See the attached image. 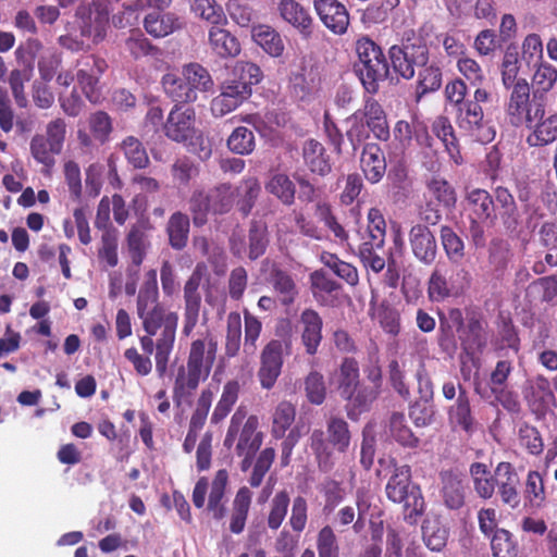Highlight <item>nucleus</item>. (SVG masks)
<instances>
[{
	"label": "nucleus",
	"instance_id": "nucleus-1",
	"mask_svg": "<svg viewBox=\"0 0 557 557\" xmlns=\"http://www.w3.org/2000/svg\"><path fill=\"white\" fill-rule=\"evenodd\" d=\"M137 315L146 333L158 334L154 362L158 377L168 373L169 361L174 349L178 315L168 311L159 301L157 270L151 269L145 275L136 301Z\"/></svg>",
	"mask_w": 557,
	"mask_h": 557
},
{
	"label": "nucleus",
	"instance_id": "nucleus-2",
	"mask_svg": "<svg viewBox=\"0 0 557 557\" xmlns=\"http://www.w3.org/2000/svg\"><path fill=\"white\" fill-rule=\"evenodd\" d=\"M218 354V342L213 338H197L190 343L186 364L177 368L173 399L180 404L190 397L201 382H205L213 368Z\"/></svg>",
	"mask_w": 557,
	"mask_h": 557
},
{
	"label": "nucleus",
	"instance_id": "nucleus-3",
	"mask_svg": "<svg viewBox=\"0 0 557 557\" xmlns=\"http://www.w3.org/2000/svg\"><path fill=\"white\" fill-rule=\"evenodd\" d=\"M432 30L431 23H424L418 30L407 29L403 34L400 45L389 48L392 67L397 75L409 81L414 77L416 67L431 60L426 36Z\"/></svg>",
	"mask_w": 557,
	"mask_h": 557
},
{
	"label": "nucleus",
	"instance_id": "nucleus-4",
	"mask_svg": "<svg viewBox=\"0 0 557 557\" xmlns=\"http://www.w3.org/2000/svg\"><path fill=\"white\" fill-rule=\"evenodd\" d=\"M547 104L548 97H544L540 91L531 90L527 79L520 78L513 90L510 91L506 114L512 126L524 125L532 128L545 116Z\"/></svg>",
	"mask_w": 557,
	"mask_h": 557
},
{
	"label": "nucleus",
	"instance_id": "nucleus-5",
	"mask_svg": "<svg viewBox=\"0 0 557 557\" xmlns=\"http://www.w3.org/2000/svg\"><path fill=\"white\" fill-rule=\"evenodd\" d=\"M327 438L322 430L315 429L310 435V448L313 451L318 468L330 472L334 465V451L346 453L350 444L348 423L338 417H331L326 423Z\"/></svg>",
	"mask_w": 557,
	"mask_h": 557
},
{
	"label": "nucleus",
	"instance_id": "nucleus-6",
	"mask_svg": "<svg viewBox=\"0 0 557 557\" xmlns=\"http://www.w3.org/2000/svg\"><path fill=\"white\" fill-rule=\"evenodd\" d=\"M235 202V191L230 183H221L208 190L196 189L189 199V211L196 226L208 221V214L222 215L228 213Z\"/></svg>",
	"mask_w": 557,
	"mask_h": 557
},
{
	"label": "nucleus",
	"instance_id": "nucleus-7",
	"mask_svg": "<svg viewBox=\"0 0 557 557\" xmlns=\"http://www.w3.org/2000/svg\"><path fill=\"white\" fill-rule=\"evenodd\" d=\"M387 498L404 507L405 518L416 519L424 511V499L418 485L411 482V469L405 465L395 469L385 487Z\"/></svg>",
	"mask_w": 557,
	"mask_h": 557
},
{
	"label": "nucleus",
	"instance_id": "nucleus-8",
	"mask_svg": "<svg viewBox=\"0 0 557 557\" xmlns=\"http://www.w3.org/2000/svg\"><path fill=\"white\" fill-rule=\"evenodd\" d=\"M425 187L429 198L421 212V219L426 224L436 225L442 220L440 208L445 210L455 209L457 191L455 187L441 175H432L426 181Z\"/></svg>",
	"mask_w": 557,
	"mask_h": 557
},
{
	"label": "nucleus",
	"instance_id": "nucleus-9",
	"mask_svg": "<svg viewBox=\"0 0 557 557\" xmlns=\"http://www.w3.org/2000/svg\"><path fill=\"white\" fill-rule=\"evenodd\" d=\"M450 320L456 324L459 339L468 354L481 352L487 344L486 322L480 314L472 312L465 323L459 309L449 312Z\"/></svg>",
	"mask_w": 557,
	"mask_h": 557
},
{
	"label": "nucleus",
	"instance_id": "nucleus-10",
	"mask_svg": "<svg viewBox=\"0 0 557 557\" xmlns=\"http://www.w3.org/2000/svg\"><path fill=\"white\" fill-rule=\"evenodd\" d=\"M207 271L205 263H198L188 280L184 284V321L182 333L188 337L196 327L201 308V295L199 287Z\"/></svg>",
	"mask_w": 557,
	"mask_h": 557
},
{
	"label": "nucleus",
	"instance_id": "nucleus-11",
	"mask_svg": "<svg viewBox=\"0 0 557 557\" xmlns=\"http://www.w3.org/2000/svg\"><path fill=\"white\" fill-rule=\"evenodd\" d=\"M107 61L95 54L82 55L76 61V79L83 94L90 102L100 99L99 81L107 71Z\"/></svg>",
	"mask_w": 557,
	"mask_h": 557
},
{
	"label": "nucleus",
	"instance_id": "nucleus-12",
	"mask_svg": "<svg viewBox=\"0 0 557 557\" xmlns=\"http://www.w3.org/2000/svg\"><path fill=\"white\" fill-rule=\"evenodd\" d=\"M75 23L83 37L89 38L94 44L103 40L108 26V12L98 2L83 3L75 13Z\"/></svg>",
	"mask_w": 557,
	"mask_h": 557
},
{
	"label": "nucleus",
	"instance_id": "nucleus-13",
	"mask_svg": "<svg viewBox=\"0 0 557 557\" xmlns=\"http://www.w3.org/2000/svg\"><path fill=\"white\" fill-rule=\"evenodd\" d=\"M284 346L282 341L271 339L261 351L257 376L264 389H271L282 373Z\"/></svg>",
	"mask_w": 557,
	"mask_h": 557
},
{
	"label": "nucleus",
	"instance_id": "nucleus-14",
	"mask_svg": "<svg viewBox=\"0 0 557 557\" xmlns=\"http://www.w3.org/2000/svg\"><path fill=\"white\" fill-rule=\"evenodd\" d=\"M196 113L193 108L175 104L163 124L164 135L175 143L193 139L196 128Z\"/></svg>",
	"mask_w": 557,
	"mask_h": 557
},
{
	"label": "nucleus",
	"instance_id": "nucleus-15",
	"mask_svg": "<svg viewBox=\"0 0 557 557\" xmlns=\"http://www.w3.org/2000/svg\"><path fill=\"white\" fill-rule=\"evenodd\" d=\"M520 478L511 462L502 461L495 468V488L504 505L517 509L521 503Z\"/></svg>",
	"mask_w": 557,
	"mask_h": 557
},
{
	"label": "nucleus",
	"instance_id": "nucleus-16",
	"mask_svg": "<svg viewBox=\"0 0 557 557\" xmlns=\"http://www.w3.org/2000/svg\"><path fill=\"white\" fill-rule=\"evenodd\" d=\"M251 94L252 90H248L245 83L239 85L227 77L221 86V92L211 101V112L214 116L222 117L243 104Z\"/></svg>",
	"mask_w": 557,
	"mask_h": 557
},
{
	"label": "nucleus",
	"instance_id": "nucleus-17",
	"mask_svg": "<svg viewBox=\"0 0 557 557\" xmlns=\"http://www.w3.org/2000/svg\"><path fill=\"white\" fill-rule=\"evenodd\" d=\"M298 331L306 354L317 355L323 341V319L320 313L312 308L304 309L298 319Z\"/></svg>",
	"mask_w": 557,
	"mask_h": 557
},
{
	"label": "nucleus",
	"instance_id": "nucleus-18",
	"mask_svg": "<svg viewBox=\"0 0 557 557\" xmlns=\"http://www.w3.org/2000/svg\"><path fill=\"white\" fill-rule=\"evenodd\" d=\"M430 224L417 223L409 231V244L417 260L424 265L435 262L438 248L435 235L429 227Z\"/></svg>",
	"mask_w": 557,
	"mask_h": 557
},
{
	"label": "nucleus",
	"instance_id": "nucleus-19",
	"mask_svg": "<svg viewBox=\"0 0 557 557\" xmlns=\"http://www.w3.org/2000/svg\"><path fill=\"white\" fill-rule=\"evenodd\" d=\"M314 10L323 25L335 35H344L350 24L347 8L338 0H314Z\"/></svg>",
	"mask_w": 557,
	"mask_h": 557
},
{
	"label": "nucleus",
	"instance_id": "nucleus-20",
	"mask_svg": "<svg viewBox=\"0 0 557 557\" xmlns=\"http://www.w3.org/2000/svg\"><path fill=\"white\" fill-rule=\"evenodd\" d=\"M361 115V120L367 126L368 132L380 141H387L391 138V131L387 121V114L382 104L373 97H367L362 109L356 111Z\"/></svg>",
	"mask_w": 557,
	"mask_h": 557
},
{
	"label": "nucleus",
	"instance_id": "nucleus-21",
	"mask_svg": "<svg viewBox=\"0 0 557 557\" xmlns=\"http://www.w3.org/2000/svg\"><path fill=\"white\" fill-rule=\"evenodd\" d=\"M152 225L149 219H141L134 223L126 234L125 242L132 264L139 268L151 246L149 232Z\"/></svg>",
	"mask_w": 557,
	"mask_h": 557
},
{
	"label": "nucleus",
	"instance_id": "nucleus-22",
	"mask_svg": "<svg viewBox=\"0 0 557 557\" xmlns=\"http://www.w3.org/2000/svg\"><path fill=\"white\" fill-rule=\"evenodd\" d=\"M448 421L454 430H461L471 436L476 430V420L472 413L470 397L467 389L459 385L456 403L448 408Z\"/></svg>",
	"mask_w": 557,
	"mask_h": 557
},
{
	"label": "nucleus",
	"instance_id": "nucleus-23",
	"mask_svg": "<svg viewBox=\"0 0 557 557\" xmlns=\"http://www.w3.org/2000/svg\"><path fill=\"white\" fill-rule=\"evenodd\" d=\"M386 158L376 143H366L360 154V169L370 184L381 182L386 173Z\"/></svg>",
	"mask_w": 557,
	"mask_h": 557
},
{
	"label": "nucleus",
	"instance_id": "nucleus-24",
	"mask_svg": "<svg viewBox=\"0 0 557 557\" xmlns=\"http://www.w3.org/2000/svg\"><path fill=\"white\" fill-rule=\"evenodd\" d=\"M525 400L530 410L537 419L544 418L550 405L555 401L548 379L537 375L525 394Z\"/></svg>",
	"mask_w": 557,
	"mask_h": 557
},
{
	"label": "nucleus",
	"instance_id": "nucleus-25",
	"mask_svg": "<svg viewBox=\"0 0 557 557\" xmlns=\"http://www.w3.org/2000/svg\"><path fill=\"white\" fill-rule=\"evenodd\" d=\"M385 239L383 236L367 234L358 248V257L366 268L379 273L385 267L384 252Z\"/></svg>",
	"mask_w": 557,
	"mask_h": 557
},
{
	"label": "nucleus",
	"instance_id": "nucleus-26",
	"mask_svg": "<svg viewBox=\"0 0 557 557\" xmlns=\"http://www.w3.org/2000/svg\"><path fill=\"white\" fill-rule=\"evenodd\" d=\"M302 160L312 174L321 177L332 172V163L325 147L317 139H307L302 145Z\"/></svg>",
	"mask_w": 557,
	"mask_h": 557
},
{
	"label": "nucleus",
	"instance_id": "nucleus-27",
	"mask_svg": "<svg viewBox=\"0 0 557 557\" xmlns=\"http://www.w3.org/2000/svg\"><path fill=\"white\" fill-rule=\"evenodd\" d=\"M356 72L366 91L374 95L379 91L380 82L387 78L389 67L385 58L384 60L358 62L356 64Z\"/></svg>",
	"mask_w": 557,
	"mask_h": 557
},
{
	"label": "nucleus",
	"instance_id": "nucleus-28",
	"mask_svg": "<svg viewBox=\"0 0 557 557\" xmlns=\"http://www.w3.org/2000/svg\"><path fill=\"white\" fill-rule=\"evenodd\" d=\"M441 494L445 506L451 510L460 509L466 500V487L462 480L451 470L440 473Z\"/></svg>",
	"mask_w": 557,
	"mask_h": 557
},
{
	"label": "nucleus",
	"instance_id": "nucleus-29",
	"mask_svg": "<svg viewBox=\"0 0 557 557\" xmlns=\"http://www.w3.org/2000/svg\"><path fill=\"white\" fill-rule=\"evenodd\" d=\"M494 197L495 211H498L503 225L508 231H516L520 224V213L512 194L508 188L498 186L494 189Z\"/></svg>",
	"mask_w": 557,
	"mask_h": 557
},
{
	"label": "nucleus",
	"instance_id": "nucleus-30",
	"mask_svg": "<svg viewBox=\"0 0 557 557\" xmlns=\"http://www.w3.org/2000/svg\"><path fill=\"white\" fill-rule=\"evenodd\" d=\"M419 67L416 89L417 102H419L424 95L437 91L443 84V67L438 60L432 59Z\"/></svg>",
	"mask_w": 557,
	"mask_h": 557
},
{
	"label": "nucleus",
	"instance_id": "nucleus-31",
	"mask_svg": "<svg viewBox=\"0 0 557 557\" xmlns=\"http://www.w3.org/2000/svg\"><path fill=\"white\" fill-rule=\"evenodd\" d=\"M269 281L283 306L288 307L295 302L298 297V288L293 275L288 271L278 265H273L270 271Z\"/></svg>",
	"mask_w": 557,
	"mask_h": 557
},
{
	"label": "nucleus",
	"instance_id": "nucleus-32",
	"mask_svg": "<svg viewBox=\"0 0 557 557\" xmlns=\"http://www.w3.org/2000/svg\"><path fill=\"white\" fill-rule=\"evenodd\" d=\"M466 209L469 218L491 220L496 218L493 196L485 189L473 188L466 195Z\"/></svg>",
	"mask_w": 557,
	"mask_h": 557
},
{
	"label": "nucleus",
	"instance_id": "nucleus-33",
	"mask_svg": "<svg viewBox=\"0 0 557 557\" xmlns=\"http://www.w3.org/2000/svg\"><path fill=\"white\" fill-rule=\"evenodd\" d=\"M161 83L166 96L176 104L181 106L197 100L196 91L184 75L178 76L175 73H166L163 75Z\"/></svg>",
	"mask_w": 557,
	"mask_h": 557
},
{
	"label": "nucleus",
	"instance_id": "nucleus-34",
	"mask_svg": "<svg viewBox=\"0 0 557 557\" xmlns=\"http://www.w3.org/2000/svg\"><path fill=\"white\" fill-rule=\"evenodd\" d=\"M525 505L541 509L547 503V488L544 474L537 470H529L523 486Z\"/></svg>",
	"mask_w": 557,
	"mask_h": 557
},
{
	"label": "nucleus",
	"instance_id": "nucleus-35",
	"mask_svg": "<svg viewBox=\"0 0 557 557\" xmlns=\"http://www.w3.org/2000/svg\"><path fill=\"white\" fill-rule=\"evenodd\" d=\"M240 391L242 385L237 380H230L224 383L220 398L210 417L212 424L218 425L225 420L237 403Z\"/></svg>",
	"mask_w": 557,
	"mask_h": 557
},
{
	"label": "nucleus",
	"instance_id": "nucleus-36",
	"mask_svg": "<svg viewBox=\"0 0 557 557\" xmlns=\"http://www.w3.org/2000/svg\"><path fill=\"white\" fill-rule=\"evenodd\" d=\"M278 11L285 22L299 29L304 35L311 34L312 17L308 10L296 0H281Z\"/></svg>",
	"mask_w": 557,
	"mask_h": 557
},
{
	"label": "nucleus",
	"instance_id": "nucleus-37",
	"mask_svg": "<svg viewBox=\"0 0 557 557\" xmlns=\"http://www.w3.org/2000/svg\"><path fill=\"white\" fill-rule=\"evenodd\" d=\"M252 500V492L247 486H242L235 494L232 504V513L230 520V531L234 534H240L246 525L248 513Z\"/></svg>",
	"mask_w": 557,
	"mask_h": 557
},
{
	"label": "nucleus",
	"instance_id": "nucleus-38",
	"mask_svg": "<svg viewBox=\"0 0 557 557\" xmlns=\"http://www.w3.org/2000/svg\"><path fill=\"white\" fill-rule=\"evenodd\" d=\"M259 419L257 416H249L238 432V441L235 447L236 454L249 451L256 454L262 445L263 434L258 431Z\"/></svg>",
	"mask_w": 557,
	"mask_h": 557
},
{
	"label": "nucleus",
	"instance_id": "nucleus-39",
	"mask_svg": "<svg viewBox=\"0 0 557 557\" xmlns=\"http://www.w3.org/2000/svg\"><path fill=\"white\" fill-rule=\"evenodd\" d=\"M268 194L275 197L282 205L290 207L295 203L296 185L285 173H275L264 185Z\"/></svg>",
	"mask_w": 557,
	"mask_h": 557
},
{
	"label": "nucleus",
	"instance_id": "nucleus-40",
	"mask_svg": "<svg viewBox=\"0 0 557 557\" xmlns=\"http://www.w3.org/2000/svg\"><path fill=\"white\" fill-rule=\"evenodd\" d=\"M456 123L460 129L474 132L480 129L484 123V111L476 101L465 100L456 109Z\"/></svg>",
	"mask_w": 557,
	"mask_h": 557
},
{
	"label": "nucleus",
	"instance_id": "nucleus-41",
	"mask_svg": "<svg viewBox=\"0 0 557 557\" xmlns=\"http://www.w3.org/2000/svg\"><path fill=\"white\" fill-rule=\"evenodd\" d=\"M377 387H371L367 384H359L358 387L351 393L350 397H346L347 401V414L349 418H354L362 412L369 411L371 405L380 396Z\"/></svg>",
	"mask_w": 557,
	"mask_h": 557
},
{
	"label": "nucleus",
	"instance_id": "nucleus-42",
	"mask_svg": "<svg viewBox=\"0 0 557 557\" xmlns=\"http://www.w3.org/2000/svg\"><path fill=\"white\" fill-rule=\"evenodd\" d=\"M209 42L212 50L222 58L235 57L240 52L237 38L220 25L210 28Z\"/></svg>",
	"mask_w": 557,
	"mask_h": 557
},
{
	"label": "nucleus",
	"instance_id": "nucleus-43",
	"mask_svg": "<svg viewBox=\"0 0 557 557\" xmlns=\"http://www.w3.org/2000/svg\"><path fill=\"white\" fill-rule=\"evenodd\" d=\"M190 222L187 214L174 212L166 224L169 244L175 250H182L187 246Z\"/></svg>",
	"mask_w": 557,
	"mask_h": 557
},
{
	"label": "nucleus",
	"instance_id": "nucleus-44",
	"mask_svg": "<svg viewBox=\"0 0 557 557\" xmlns=\"http://www.w3.org/2000/svg\"><path fill=\"white\" fill-rule=\"evenodd\" d=\"M145 29L153 37H165L181 28L180 18L174 13H149L144 21Z\"/></svg>",
	"mask_w": 557,
	"mask_h": 557
},
{
	"label": "nucleus",
	"instance_id": "nucleus-45",
	"mask_svg": "<svg viewBox=\"0 0 557 557\" xmlns=\"http://www.w3.org/2000/svg\"><path fill=\"white\" fill-rule=\"evenodd\" d=\"M228 482V473L225 469L216 471L211 484V490L208 499V510L212 513L215 520H221L225 515V507L222 503L226 485Z\"/></svg>",
	"mask_w": 557,
	"mask_h": 557
},
{
	"label": "nucleus",
	"instance_id": "nucleus-46",
	"mask_svg": "<svg viewBox=\"0 0 557 557\" xmlns=\"http://www.w3.org/2000/svg\"><path fill=\"white\" fill-rule=\"evenodd\" d=\"M432 133L444 144L449 156L458 163L460 151L454 127L449 119L445 115H438L431 125Z\"/></svg>",
	"mask_w": 557,
	"mask_h": 557
},
{
	"label": "nucleus",
	"instance_id": "nucleus-47",
	"mask_svg": "<svg viewBox=\"0 0 557 557\" xmlns=\"http://www.w3.org/2000/svg\"><path fill=\"white\" fill-rule=\"evenodd\" d=\"M448 529L438 518H429L422 524V537L425 546L432 552H441L447 544Z\"/></svg>",
	"mask_w": 557,
	"mask_h": 557
},
{
	"label": "nucleus",
	"instance_id": "nucleus-48",
	"mask_svg": "<svg viewBox=\"0 0 557 557\" xmlns=\"http://www.w3.org/2000/svg\"><path fill=\"white\" fill-rule=\"evenodd\" d=\"M252 39L271 57H280L284 51L281 35L269 25H258L252 28Z\"/></svg>",
	"mask_w": 557,
	"mask_h": 557
},
{
	"label": "nucleus",
	"instance_id": "nucleus-49",
	"mask_svg": "<svg viewBox=\"0 0 557 557\" xmlns=\"http://www.w3.org/2000/svg\"><path fill=\"white\" fill-rule=\"evenodd\" d=\"M338 393L345 399L350 397L351 393L360 384L359 366L354 358H344L339 367L338 373Z\"/></svg>",
	"mask_w": 557,
	"mask_h": 557
},
{
	"label": "nucleus",
	"instance_id": "nucleus-50",
	"mask_svg": "<svg viewBox=\"0 0 557 557\" xmlns=\"http://www.w3.org/2000/svg\"><path fill=\"white\" fill-rule=\"evenodd\" d=\"M473 488L479 497L490 499L495 492V474L492 475L487 466L483 462H473L469 469Z\"/></svg>",
	"mask_w": 557,
	"mask_h": 557
},
{
	"label": "nucleus",
	"instance_id": "nucleus-51",
	"mask_svg": "<svg viewBox=\"0 0 557 557\" xmlns=\"http://www.w3.org/2000/svg\"><path fill=\"white\" fill-rule=\"evenodd\" d=\"M533 132L527 138L532 147H542L557 139V113L542 119L532 127Z\"/></svg>",
	"mask_w": 557,
	"mask_h": 557
},
{
	"label": "nucleus",
	"instance_id": "nucleus-52",
	"mask_svg": "<svg viewBox=\"0 0 557 557\" xmlns=\"http://www.w3.org/2000/svg\"><path fill=\"white\" fill-rule=\"evenodd\" d=\"M440 237L447 259L460 263L466 256L463 239L448 225L441 226Z\"/></svg>",
	"mask_w": 557,
	"mask_h": 557
},
{
	"label": "nucleus",
	"instance_id": "nucleus-53",
	"mask_svg": "<svg viewBox=\"0 0 557 557\" xmlns=\"http://www.w3.org/2000/svg\"><path fill=\"white\" fill-rule=\"evenodd\" d=\"M389 434L401 446L416 448L420 440L412 433L406 423L405 414L401 412H393L389 417Z\"/></svg>",
	"mask_w": 557,
	"mask_h": 557
},
{
	"label": "nucleus",
	"instance_id": "nucleus-54",
	"mask_svg": "<svg viewBox=\"0 0 557 557\" xmlns=\"http://www.w3.org/2000/svg\"><path fill=\"white\" fill-rule=\"evenodd\" d=\"M242 346V318L239 312L232 311L226 318V335L224 355L231 359L238 355Z\"/></svg>",
	"mask_w": 557,
	"mask_h": 557
},
{
	"label": "nucleus",
	"instance_id": "nucleus-55",
	"mask_svg": "<svg viewBox=\"0 0 557 557\" xmlns=\"http://www.w3.org/2000/svg\"><path fill=\"white\" fill-rule=\"evenodd\" d=\"M128 164L134 169H146L149 163V157L143 143L135 136H126L120 144Z\"/></svg>",
	"mask_w": 557,
	"mask_h": 557
},
{
	"label": "nucleus",
	"instance_id": "nucleus-56",
	"mask_svg": "<svg viewBox=\"0 0 557 557\" xmlns=\"http://www.w3.org/2000/svg\"><path fill=\"white\" fill-rule=\"evenodd\" d=\"M239 199L237 200L238 211L247 216L256 205L260 195L261 186L256 176L245 177L237 188Z\"/></svg>",
	"mask_w": 557,
	"mask_h": 557
},
{
	"label": "nucleus",
	"instance_id": "nucleus-57",
	"mask_svg": "<svg viewBox=\"0 0 557 557\" xmlns=\"http://www.w3.org/2000/svg\"><path fill=\"white\" fill-rule=\"evenodd\" d=\"M296 417L295 406L287 400L278 403L273 412L272 436L276 440L283 438L286 431L292 426Z\"/></svg>",
	"mask_w": 557,
	"mask_h": 557
},
{
	"label": "nucleus",
	"instance_id": "nucleus-58",
	"mask_svg": "<svg viewBox=\"0 0 557 557\" xmlns=\"http://www.w3.org/2000/svg\"><path fill=\"white\" fill-rule=\"evenodd\" d=\"M459 293L454 284H450L440 269H434L428 282V295L431 301L441 302Z\"/></svg>",
	"mask_w": 557,
	"mask_h": 557
},
{
	"label": "nucleus",
	"instance_id": "nucleus-59",
	"mask_svg": "<svg viewBox=\"0 0 557 557\" xmlns=\"http://www.w3.org/2000/svg\"><path fill=\"white\" fill-rule=\"evenodd\" d=\"M520 72V61L517 47H508L500 63L502 83L506 89L513 90Z\"/></svg>",
	"mask_w": 557,
	"mask_h": 557
},
{
	"label": "nucleus",
	"instance_id": "nucleus-60",
	"mask_svg": "<svg viewBox=\"0 0 557 557\" xmlns=\"http://www.w3.org/2000/svg\"><path fill=\"white\" fill-rule=\"evenodd\" d=\"M491 549L493 557H517L519 545L511 532L497 529L491 536Z\"/></svg>",
	"mask_w": 557,
	"mask_h": 557
},
{
	"label": "nucleus",
	"instance_id": "nucleus-61",
	"mask_svg": "<svg viewBox=\"0 0 557 557\" xmlns=\"http://www.w3.org/2000/svg\"><path fill=\"white\" fill-rule=\"evenodd\" d=\"M320 260L325 267L331 269L334 274L343 278L349 285L355 286L358 284V271L352 264L341 260L336 255L327 251L321 253Z\"/></svg>",
	"mask_w": 557,
	"mask_h": 557
},
{
	"label": "nucleus",
	"instance_id": "nucleus-62",
	"mask_svg": "<svg viewBox=\"0 0 557 557\" xmlns=\"http://www.w3.org/2000/svg\"><path fill=\"white\" fill-rule=\"evenodd\" d=\"M228 149L239 156H248L256 148L253 132L245 126L236 127L227 138Z\"/></svg>",
	"mask_w": 557,
	"mask_h": 557
},
{
	"label": "nucleus",
	"instance_id": "nucleus-63",
	"mask_svg": "<svg viewBox=\"0 0 557 557\" xmlns=\"http://www.w3.org/2000/svg\"><path fill=\"white\" fill-rule=\"evenodd\" d=\"M399 3V0H375L363 10L361 21L364 24L384 23Z\"/></svg>",
	"mask_w": 557,
	"mask_h": 557
},
{
	"label": "nucleus",
	"instance_id": "nucleus-64",
	"mask_svg": "<svg viewBox=\"0 0 557 557\" xmlns=\"http://www.w3.org/2000/svg\"><path fill=\"white\" fill-rule=\"evenodd\" d=\"M182 75L198 95L199 91H208L213 86V79L209 71L199 63L193 62L182 69Z\"/></svg>",
	"mask_w": 557,
	"mask_h": 557
}]
</instances>
